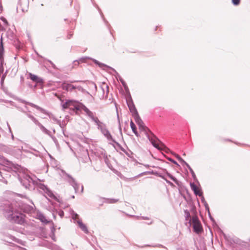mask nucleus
I'll list each match as a JSON object with an SVG mask.
<instances>
[{
    "instance_id": "obj_10",
    "label": "nucleus",
    "mask_w": 250,
    "mask_h": 250,
    "mask_svg": "<svg viewBox=\"0 0 250 250\" xmlns=\"http://www.w3.org/2000/svg\"><path fill=\"white\" fill-rule=\"evenodd\" d=\"M126 102L129 109H136L133 102L130 97L127 98Z\"/></svg>"
},
{
    "instance_id": "obj_14",
    "label": "nucleus",
    "mask_w": 250,
    "mask_h": 250,
    "mask_svg": "<svg viewBox=\"0 0 250 250\" xmlns=\"http://www.w3.org/2000/svg\"><path fill=\"white\" fill-rule=\"evenodd\" d=\"M79 225L80 228L85 233L88 232V229L86 226L82 222H79Z\"/></svg>"
},
{
    "instance_id": "obj_9",
    "label": "nucleus",
    "mask_w": 250,
    "mask_h": 250,
    "mask_svg": "<svg viewBox=\"0 0 250 250\" xmlns=\"http://www.w3.org/2000/svg\"><path fill=\"white\" fill-rule=\"evenodd\" d=\"M4 48L2 42V38H1V42L0 43V62L2 63L3 61Z\"/></svg>"
},
{
    "instance_id": "obj_13",
    "label": "nucleus",
    "mask_w": 250,
    "mask_h": 250,
    "mask_svg": "<svg viewBox=\"0 0 250 250\" xmlns=\"http://www.w3.org/2000/svg\"><path fill=\"white\" fill-rule=\"evenodd\" d=\"M184 212H185V214L186 220L187 221H189V223H190L192 221V218H191L189 212L187 210H185Z\"/></svg>"
},
{
    "instance_id": "obj_25",
    "label": "nucleus",
    "mask_w": 250,
    "mask_h": 250,
    "mask_svg": "<svg viewBox=\"0 0 250 250\" xmlns=\"http://www.w3.org/2000/svg\"><path fill=\"white\" fill-rule=\"evenodd\" d=\"M3 21L5 23H7V21H6L5 19H4Z\"/></svg>"
},
{
    "instance_id": "obj_19",
    "label": "nucleus",
    "mask_w": 250,
    "mask_h": 250,
    "mask_svg": "<svg viewBox=\"0 0 250 250\" xmlns=\"http://www.w3.org/2000/svg\"><path fill=\"white\" fill-rule=\"evenodd\" d=\"M168 160H169L170 161H171V162H172L173 163H174V164H176V165H178L176 161H175L174 160H172V159H170V158H169V159H168Z\"/></svg>"
},
{
    "instance_id": "obj_6",
    "label": "nucleus",
    "mask_w": 250,
    "mask_h": 250,
    "mask_svg": "<svg viewBox=\"0 0 250 250\" xmlns=\"http://www.w3.org/2000/svg\"><path fill=\"white\" fill-rule=\"evenodd\" d=\"M62 87L63 90L67 91H72L75 89H78L80 90L81 89V87L80 86H76L66 83H63L62 85Z\"/></svg>"
},
{
    "instance_id": "obj_23",
    "label": "nucleus",
    "mask_w": 250,
    "mask_h": 250,
    "mask_svg": "<svg viewBox=\"0 0 250 250\" xmlns=\"http://www.w3.org/2000/svg\"><path fill=\"white\" fill-rule=\"evenodd\" d=\"M113 104H114L115 106V108H116V109H117V105H116V104L115 103H114Z\"/></svg>"
},
{
    "instance_id": "obj_16",
    "label": "nucleus",
    "mask_w": 250,
    "mask_h": 250,
    "mask_svg": "<svg viewBox=\"0 0 250 250\" xmlns=\"http://www.w3.org/2000/svg\"><path fill=\"white\" fill-rule=\"evenodd\" d=\"M95 63L97 64L100 67H103L104 66H106V65L104 64H103L102 63H100L99 62H98L97 60H94Z\"/></svg>"
},
{
    "instance_id": "obj_24",
    "label": "nucleus",
    "mask_w": 250,
    "mask_h": 250,
    "mask_svg": "<svg viewBox=\"0 0 250 250\" xmlns=\"http://www.w3.org/2000/svg\"><path fill=\"white\" fill-rule=\"evenodd\" d=\"M3 80H4V77H2V78H1V83H2V82H3Z\"/></svg>"
},
{
    "instance_id": "obj_17",
    "label": "nucleus",
    "mask_w": 250,
    "mask_h": 250,
    "mask_svg": "<svg viewBox=\"0 0 250 250\" xmlns=\"http://www.w3.org/2000/svg\"><path fill=\"white\" fill-rule=\"evenodd\" d=\"M232 2L234 5H237L239 4L240 0H232Z\"/></svg>"
},
{
    "instance_id": "obj_21",
    "label": "nucleus",
    "mask_w": 250,
    "mask_h": 250,
    "mask_svg": "<svg viewBox=\"0 0 250 250\" xmlns=\"http://www.w3.org/2000/svg\"><path fill=\"white\" fill-rule=\"evenodd\" d=\"M86 113L88 115H90V114H91V112L89 110H86Z\"/></svg>"
},
{
    "instance_id": "obj_4",
    "label": "nucleus",
    "mask_w": 250,
    "mask_h": 250,
    "mask_svg": "<svg viewBox=\"0 0 250 250\" xmlns=\"http://www.w3.org/2000/svg\"><path fill=\"white\" fill-rule=\"evenodd\" d=\"M190 224H192L194 231L196 233L199 234L203 231L201 224L197 216H194L192 217V221Z\"/></svg>"
},
{
    "instance_id": "obj_8",
    "label": "nucleus",
    "mask_w": 250,
    "mask_h": 250,
    "mask_svg": "<svg viewBox=\"0 0 250 250\" xmlns=\"http://www.w3.org/2000/svg\"><path fill=\"white\" fill-rule=\"evenodd\" d=\"M190 187L196 195H198L199 196H201L202 195V192H201L200 188L195 184L194 183L190 184Z\"/></svg>"
},
{
    "instance_id": "obj_2",
    "label": "nucleus",
    "mask_w": 250,
    "mask_h": 250,
    "mask_svg": "<svg viewBox=\"0 0 250 250\" xmlns=\"http://www.w3.org/2000/svg\"><path fill=\"white\" fill-rule=\"evenodd\" d=\"M5 216L10 221L22 224L24 221V215L18 209L13 206L9 207L5 210Z\"/></svg>"
},
{
    "instance_id": "obj_15",
    "label": "nucleus",
    "mask_w": 250,
    "mask_h": 250,
    "mask_svg": "<svg viewBox=\"0 0 250 250\" xmlns=\"http://www.w3.org/2000/svg\"><path fill=\"white\" fill-rule=\"evenodd\" d=\"M93 119L99 127H102L103 123H101L97 117L93 118Z\"/></svg>"
},
{
    "instance_id": "obj_1",
    "label": "nucleus",
    "mask_w": 250,
    "mask_h": 250,
    "mask_svg": "<svg viewBox=\"0 0 250 250\" xmlns=\"http://www.w3.org/2000/svg\"><path fill=\"white\" fill-rule=\"evenodd\" d=\"M61 101V105L63 109H88V108L93 107L94 104V99L91 97H89V100L84 104L75 100Z\"/></svg>"
},
{
    "instance_id": "obj_12",
    "label": "nucleus",
    "mask_w": 250,
    "mask_h": 250,
    "mask_svg": "<svg viewBox=\"0 0 250 250\" xmlns=\"http://www.w3.org/2000/svg\"><path fill=\"white\" fill-rule=\"evenodd\" d=\"M130 127L132 129V131L134 132L135 135L137 137H139L140 135L137 131L136 125L132 121L130 122Z\"/></svg>"
},
{
    "instance_id": "obj_20",
    "label": "nucleus",
    "mask_w": 250,
    "mask_h": 250,
    "mask_svg": "<svg viewBox=\"0 0 250 250\" xmlns=\"http://www.w3.org/2000/svg\"><path fill=\"white\" fill-rule=\"evenodd\" d=\"M168 176L169 177V178L172 179L173 181H175V178L170 174H168Z\"/></svg>"
},
{
    "instance_id": "obj_7",
    "label": "nucleus",
    "mask_w": 250,
    "mask_h": 250,
    "mask_svg": "<svg viewBox=\"0 0 250 250\" xmlns=\"http://www.w3.org/2000/svg\"><path fill=\"white\" fill-rule=\"evenodd\" d=\"M28 75L29 76L30 79L32 81L36 82L38 84H43V80L42 78L39 77L38 76L33 74L31 73H29Z\"/></svg>"
},
{
    "instance_id": "obj_26",
    "label": "nucleus",
    "mask_w": 250,
    "mask_h": 250,
    "mask_svg": "<svg viewBox=\"0 0 250 250\" xmlns=\"http://www.w3.org/2000/svg\"><path fill=\"white\" fill-rule=\"evenodd\" d=\"M225 141H228V142H230V141L229 139H226V140H225Z\"/></svg>"
},
{
    "instance_id": "obj_5",
    "label": "nucleus",
    "mask_w": 250,
    "mask_h": 250,
    "mask_svg": "<svg viewBox=\"0 0 250 250\" xmlns=\"http://www.w3.org/2000/svg\"><path fill=\"white\" fill-rule=\"evenodd\" d=\"M146 135L147 136L148 139L154 147L159 149H162L163 145L155 136L153 135L151 131Z\"/></svg>"
},
{
    "instance_id": "obj_11",
    "label": "nucleus",
    "mask_w": 250,
    "mask_h": 250,
    "mask_svg": "<svg viewBox=\"0 0 250 250\" xmlns=\"http://www.w3.org/2000/svg\"><path fill=\"white\" fill-rule=\"evenodd\" d=\"M24 104V108L27 109L29 108H36L37 109H40L39 107L36 105V104H33L30 103H26Z\"/></svg>"
},
{
    "instance_id": "obj_3",
    "label": "nucleus",
    "mask_w": 250,
    "mask_h": 250,
    "mask_svg": "<svg viewBox=\"0 0 250 250\" xmlns=\"http://www.w3.org/2000/svg\"><path fill=\"white\" fill-rule=\"evenodd\" d=\"M132 115L134 120L139 126V129L143 131L146 135L150 132V130L145 125L142 120L140 119L137 110H132Z\"/></svg>"
},
{
    "instance_id": "obj_27",
    "label": "nucleus",
    "mask_w": 250,
    "mask_h": 250,
    "mask_svg": "<svg viewBox=\"0 0 250 250\" xmlns=\"http://www.w3.org/2000/svg\"><path fill=\"white\" fill-rule=\"evenodd\" d=\"M106 88H108V86L107 85H106Z\"/></svg>"
},
{
    "instance_id": "obj_22",
    "label": "nucleus",
    "mask_w": 250,
    "mask_h": 250,
    "mask_svg": "<svg viewBox=\"0 0 250 250\" xmlns=\"http://www.w3.org/2000/svg\"><path fill=\"white\" fill-rule=\"evenodd\" d=\"M123 85L124 86L125 88H126V85L125 84V83L124 82H122Z\"/></svg>"
},
{
    "instance_id": "obj_18",
    "label": "nucleus",
    "mask_w": 250,
    "mask_h": 250,
    "mask_svg": "<svg viewBox=\"0 0 250 250\" xmlns=\"http://www.w3.org/2000/svg\"><path fill=\"white\" fill-rule=\"evenodd\" d=\"M176 157L179 161L185 163V162L178 155H176Z\"/></svg>"
}]
</instances>
